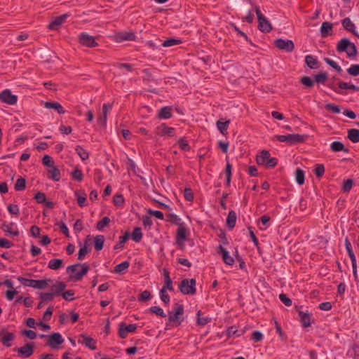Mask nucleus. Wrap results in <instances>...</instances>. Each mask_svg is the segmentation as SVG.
Segmentation results:
<instances>
[{
    "label": "nucleus",
    "mask_w": 359,
    "mask_h": 359,
    "mask_svg": "<svg viewBox=\"0 0 359 359\" xmlns=\"http://www.w3.org/2000/svg\"><path fill=\"white\" fill-rule=\"evenodd\" d=\"M88 270L89 267L84 264H76L67 268V272L69 274L70 278L75 280H81Z\"/></svg>",
    "instance_id": "1"
},
{
    "label": "nucleus",
    "mask_w": 359,
    "mask_h": 359,
    "mask_svg": "<svg viewBox=\"0 0 359 359\" xmlns=\"http://www.w3.org/2000/svg\"><path fill=\"white\" fill-rule=\"evenodd\" d=\"M337 50L339 53L346 52L349 57H355L358 53L355 45L346 38H344L339 41L337 45Z\"/></svg>",
    "instance_id": "2"
},
{
    "label": "nucleus",
    "mask_w": 359,
    "mask_h": 359,
    "mask_svg": "<svg viewBox=\"0 0 359 359\" xmlns=\"http://www.w3.org/2000/svg\"><path fill=\"white\" fill-rule=\"evenodd\" d=\"M196 281L195 279L185 278L181 281L179 289L183 294L193 295L196 293Z\"/></svg>",
    "instance_id": "3"
},
{
    "label": "nucleus",
    "mask_w": 359,
    "mask_h": 359,
    "mask_svg": "<svg viewBox=\"0 0 359 359\" xmlns=\"http://www.w3.org/2000/svg\"><path fill=\"white\" fill-rule=\"evenodd\" d=\"M13 351L18 353V356L27 358L30 357L34 351V345L32 343H27L22 347H15Z\"/></svg>",
    "instance_id": "4"
},
{
    "label": "nucleus",
    "mask_w": 359,
    "mask_h": 359,
    "mask_svg": "<svg viewBox=\"0 0 359 359\" xmlns=\"http://www.w3.org/2000/svg\"><path fill=\"white\" fill-rule=\"evenodd\" d=\"M276 139L280 142L295 144L304 141V136L299 134H290L287 135H276Z\"/></svg>",
    "instance_id": "5"
},
{
    "label": "nucleus",
    "mask_w": 359,
    "mask_h": 359,
    "mask_svg": "<svg viewBox=\"0 0 359 359\" xmlns=\"http://www.w3.org/2000/svg\"><path fill=\"white\" fill-rule=\"evenodd\" d=\"M0 101L10 105H13L17 103L18 97L12 94L11 90L6 89L0 93Z\"/></svg>",
    "instance_id": "6"
},
{
    "label": "nucleus",
    "mask_w": 359,
    "mask_h": 359,
    "mask_svg": "<svg viewBox=\"0 0 359 359\" xmlns=\"http://www.w3.org/2000/svg\"><path fill=\"white\" fill-rule=\"evenodd\" d=\"M274 45L278 49L283 50L287 52H292L294 48V45L292 40L278 39L274 41Z\"/></svg>",
    "instance_id": "7"
},
{
    "label": "nucleus",
    "mask_w": 359,
    "mask_h": 359,
    "mask_svg": "<svg viewBox=\"0 0 359 359\" xmlns=\"http://www.w3.org/2000/svg\"><path fill=\"white\" fill-rule=\"evenodd\" d=\"M47 344L53 348H57L64 342V339L60 333L55 332L48 336Z\"/></svg>",
    "instance_id": "8"
},
{
    "label": "nucleus",
    "mask_w": 359,
    "mask_h": 359,
    "mask_svg": "<svg viewBox=\"0 0 359 359\" xmlns=\"http://www.w3.org/2000/svg\"><path fill=\"white\" fill-rule=\"evenodd\" d=\"M79 42L83 46L93 48L97 46V43L95 41L93 36H90L86 33H82L79 36Z\"/></svg>",
    "instance_id": "9"
},
{
    "label": "nucleus",
    "mask_w": 359,
    "mask_h": 359,
    "mask_svg": "<svg viewBox=\"0 0 359 359\" xmlns=\"http://www.w3.org/2000/svg\"><path fill=\"white\" fill-rule=\"evenodd\" d=\"M137 329L135 324L126 325L121 323L119 325L118 334L121 339H125L127 337L128 332H133Z\"/></svg>",
    "instance_id": "10"
},
{
    "label": "nucleus",
    "mask_w": 359,
    "mask_h": 359,
    "mask_svg": "<svg viewBox=\"0 0 359 359\" xmlns=\"http://www.w3.org/2000/svg\"><path fill=\"white\" fill-rule=\"evenodd\" d=\"M184 313V308L181 304H175L174 313H170L169 316V320L170 322L177 321L179 324L183 320V319L180 318V316Z\"/></svg>",
    "instance_id": "11"
},
{
    "label": "nucleus",
    "mask_w": 359,
    "mask_h": 359,
    "mask_svg": "<svg viewBox=\"0 0 359 359\" xmlns=\"http://www.w3.org/2000/svg\"><path fill=\"white\" fill-rule=\"evenodd\" d=\"M15 335L11 332H8L6 330H3L0 332V341L6 347L11 346V341L14 340Z\"/></svg>",
    "instance_id": "12"
},
{
    "label": "nucleus",
    "mask_w": 359,
    "mask_h": 359,
    "mask_svg": "<svg viewBox=\"0 0 359 359\" xmlns=\"http://www.w3.org/2000/svg\"><path fill=\"white\" fill-rule=\"evenodd\" d=\"M174 130L173 128L168 127L165 124H161L156 128V133L160 136L172 137L174 136Z\"/></svg>",
    "instance_id": "13"
},
{
    "label": "nucleus",
    "mask_w": 359,
    "mask_h": 359,
    "mask_svg": "<svg viewBox=\"0 0 359 359\" xmlns=\"http://www.w3.org/2000/svg\"><path fill=\"white\" fill-rule=\"evenodd\" d=\"M112 104H104L102 106V113L100 114L97 118V122L102 125L105 126L107 120V114L108 112L111 109Z\"/></svg>",
    "instance_id": "14"
},
{
    "label": "nucleus",
    "mask_w": 359,
    "mask_h": 359,
    "mask_svg": "<svg viewBox=\"0 0 359 359\" xmlns=\"http://www.w3.org/2000/svg\"><path fill=\"white\" fill-rule=\"evenodd\" d=\"M80 337L82 338V341H79V343L84 344L86 346L90 348L91 350H95L96 347V341L92 338L86 334H81Z\"/></svg>",
    "instance_id": "15"
},
{
    "label": "nucleus",
    "mask_w": 359,
    "mask_h": 359,
    "mask_svg": "<svg viewBox=\"0 0 359 359\" xmlns=\"http://www.w3.org/2000/svg\"><path fill=\"white\" fill-rule=\"evenodd\" d=\"M219 253L222 254L223 261L228 265H233L234 263L233 258L229 255V252L222 245L219 246Z\"/></svg>",
    "instance_id": "16"
},
{
    "label": "nucleus",
    "mask_w": 359,
    "mask_h": 359,
    "mask_svg": "<svg viewBox=\"0 0 359 359\" xmlns=\"http://www.w3.org/2000/svg\"><path fill=\"white\" fill-rule=\"evenodd\" d=\"M66 284L64 282L57 281L55 283L50 285L51 292L55 294H62L66 288Z\"/></svg>",
    "instance_id": "17"
},
{
    "label": "nucleus",
    "mask_w": 359,
    "mask_h": 359,
    "mask_svg": "<svg viewBox=\"0 0 359 359\" xmlns=\"http://www.w3.org/2000/svg\"><path fill=\"white\" fill-rule=\"evenodd\" d=\"M67 15L64 14L56 17L48 25L49 29L56 30L57 27L65 21Z\"/></svg>",
    "instance_id": "18"
},
{
    "label": "nucleus",
    "mask_w": 359,
    "mask_h": 359,
    "mask_svg": "<svg viewBox=\"0 0 359 359\" xmlns=\"http://www.w3.org/2000/svg\"><path fill=\"white\" fill-rule=\"evenodd\" d=\"M259 21V29L263 32H270L272 30V26L269 21L264 17L263 20Z\"/></svg>",
    "instance_id": "19"
},
{
    "label": "nucleus",
    "mask_w": 359,
    "mask_h": 359,
    "mask_svg": "<svg viewBox=\"0 0 359 359\" xmlns=\"http://www.w3.org/2000/svg\"><path fill=\"white\" fill-rule=\"evenodd\" d=\"M305 62L307 66L313 69H316L319 68L318 61V60L313 55H306L305 57Z\"/></svg>",
    "instance_id": "20"
},
{
    "label": "nucleus",
    "mask_w": 359,
    "mask_h": 359,
    "mask_svg": "<svg viewBox=\"0 0 359 359\" xmlns=\"http://www.w3.org/2000/svg\"><path fill=\"white\" fill-rule=\"evenodd\" d=\"M330 149L334 152H339V151H344L346 153L348 152V149L344 147V144L339 141L333 142L330 144Z\"/></svg>",
    "instance_id": "21"
},
{
    "label": "nucleus",
    "mask_w": 359,
    "mask_h": 359,
    "mask_svg": "<svg viewBox=\"0 0 359 359\" xmlns=\"http://www.w3.org/2000/svg\"><path fill=\"white\" fill-rule=\"evenodd\" d=\"M51 282L52 280L50 279L34 280L33 288L39 290L45 289Z\"/></svg>",
    "instance_id": "22"
},
{
    "label": "nucleus",
    "mask_w": 359,
    "mask_h": 359,
    "mask_svg": "<svg viewBox=\"0 0 359 359\" xmlns=\"http://www.w3.org/2000/svg\"><path fill=\"white\" fill-rule=\"evenodd\" d=\"M44 107L46 109H53L59 114H65V112L62 106L59 102H46L44 103Z\"/></svg>",
    "instance_id": "23"
},
{
    "label": "nucleus",
    "mask_w": 359,
    "mask_h": 359,
    "mask_svg": "<svg viewBox=\"0 0 359 359\" xmlns=\"http://www.w3.org/2000/svg\"><path fill=\"white\" fill-rule=\"evenodd\" d=\"M332 30V24L330 22H324L320 27V33L323 37L328 36Z\"/></svg>",
    "instance_id": "24"
},
{
    "label": "nucleus",
    "mask_w": 359,
    "mask_h": 359,
    "mask_svg": "<svg viewBox=\"0 0 359 359\" xmlns=\"http://www.w3.org/2000/svg\"><path fill=\"white\" fill-rule=\"evenodd\" d=\"M299 316L300 317V320H301L303 327H307L311 325V316L309 313H305L304 311H299Z\"/></svg>",
    "instance_id": "25"
},
{
    "label": "nucleus",
    "mask_w": 359,
    "mask_h": 359,
    "mask_svg": "<svg viewBox=\"0 0 359 359\" xmlns=\"http://www.w3.org/2000/svg\"><path fill=\"white\" fill-rule=\"evenodd\" d=\"M345 246H346V249L347 250L348 255L351 260L352 265H355V262H356L355 256L353 253L351 243H350V241L348 238L345 239Z\"/></svg>",
    "instance_id": "26"
},
{
    "label": "nucleus",
    "mask_w": 359,
    "mask_h": 359,
    "mask_svg": "<svg viewBox=\"0 0 359 359\" xmlns=\"http://www.w3.org/2000/svg\"><path fill=\"white\" fill-rule=\"evenodd\" d=\"M270 157V154L266 150H263L259 155L257 156V163L259 165H265L268 158Z\"/></svg>",
    "instance_id": "27"
},
{
    "label": "nucleus",
    "mask_w": 359,
    "mask_h": 359,
    "mask_svg": "<svg viewBox=\"0 0 359 359\" xmlns=\"http://www.w3.org/2000/svg\"><path fill=\"white\" fill-rule=\"evenodd\" d=\"M236 214L234 211L231 210L226 218V224L230 229H233L236 225Z\"/></svg>",
    "instance_id": "28"
},
{
    "label": "nucleus",
    "mask_w": 359,
    "mask_h": 359,
    "mask_svg": "<svg viewBox=\"0 0 359 359\" xmlns=\"http://www.w3.org/2000/svg\"><path fill=\"white\" fill-rule=\"evenodd\" d=\"M14 226H15V224L11 222L8 224H3L1 229H3L4 231L8 233L11 235L16 236H18L19 231L17 230H13V229Z\"/></svg>",
    "instance_id": "29"
},
{
    "label": "nucleus",
    "mask_w": 359,
    "mask_h": 359,
    "mask_svg": "<svg viewBox=\"0 0 359 359\" xmlns=\"http://www.w3.org/2000/svg\"><path fill=\"white\" fill-rule=\"evenodd\" d=\"M348 138L353 143L359 142V130L349 129L348 130Z\"/></svg>",
    "instance_id": "30"
},
{
    "label": "nucleus",
    "mask_w": 359,
    "mask_h": 359,
    "mask_svg": "<svg viewBox=\"0 0 359 359\" xmlns=\"http://www.w3.org/2000/svg\"><path fill=\"white\" fill-rule=\"evenodd\" d=\"M342 25L343 27L348 31L353 33L354 34L356 35V32H355V25L354 24L351 22V20H350V18H344L343 20H342Z\"/></svg>",
    "instance_id": "31"
},
{
    "label": "nucleus",
    "mask_w": 359,
    "mask_h": 359,
    "mask_svg": "<svg viewBox=\"0 0 359 359\" xmlns=\"http://www.w3.org/2000/svg\"><path fill=\"white\" fill-rule=\"evenodd\" d=\"M63 265L62 260L60 259H53L48 262V268L53 270H57Z\"/></svg>",
    "instance_id": "32"
},
{
    "label": "nucleus",
    "mask_w": 359,
    "mask_h": 359,
    "mask_svg": "<svg viewBox=\"0 0 359 359\" xmlns=\"http://www.w3.org/2000/svg\"><path fill=\"white\" fill-rule=\"evenodd\" d=\"M172 116V109L170 107H164L161 108L158 112L160 118H169Z\"/></svg>",
    "instance_id": "33"
},
{
    "label": "nucleus",
    "mask_w": 359,
    "mask_h": 359,
    "mask_svg": "<svg viewBox=\"0 0 359 359\" xmlns=\"http://www.w3.org/2000/svg\"><path fill=\"white\" fill-rule=\"evenodd\" d=\"M48 177L53 179L55 181H59L61 178L60 171L55 166L52 167L48 170Z\"/></svg>",
    "instance_id": "34"
},
{
    "label": "nucleus",
    "mask_w": 359,
    "mask_h": 359,
    "mask_svg": "<svg viewBox=\"0 0 359 359\" xmlns=\"http://www.w3.org/2000/svg\"><path fill=\"white\" fill-rule=\"evenodd\" d=\"M135 36L133 32H123L117 35V39L118 41H132L134 40Z\"/></svg>",
    "instance_id": "35"
},
{
    "label": "nucleus",
    "mask_w": 359,
    "mask_h": 359,
    "mask_svg": "<svg viewBox=\"0 0 359 359\" xmlns=\"http://www.w3.org/2000/svg\"><path fill=\"white\" fill-rule=\"evenodd\" d=\"M229 123H230L229 120H227L224 122H222L221 121H217L216 125H217V129L219 130V132L222 134L225 135L226 133Z\"/></svg>",
    "instance_id": "36"
},
{
    "label": "nucleus",
    "mask_w": 359,
    "mask_h": 359,
    "mask_svg": "<svg viewBox=\"0 0 359 359\" xmlns=\"http://www.w3.org/2000/svg\"><path fill=\"white\" fill-rule=\"evenodd\" d=\"M95 248L97 251H100L103 248L104 237L102 235L96 236L95 238Z\"/></svg>",
    "instance_id": "37"
},
{
    "label": "nucleus",
    "mask_w": 359,
    "mask_h": 359,
    "mask_svg": "<svg viewBox=\"0 0 359 359\" xmlns=\"http://www.w3.org/2000/svg\"><path fill=\"white\" fill-rule=\"evenodd\" d=\"M186 233L187 231L185 227L184 226L183 224H181V226H179V228L177 229V241H184L186 238Z\"/></svg>",
    "instance_id": "38"
},
{
    "label": "nucleus",
    "mask_w": 359,
    "mask_h": 359,
    "mask_svg": "<svg viewBox=\"0 0 359 359\" xmlns=\"http://www.w3.org/2000/svg\"><path fill=\"white\" fill-rule=\"evenodd\" d=\"M295 179L298 184L302 185L304 183V172L297 168L295 172Z\"/></svg>",
    "instance_id": "39"
},
{
    "label": "nucleus",
    "mask_w": 359,
    "mask_h": 359,
    "mask_svg": "<svg viewBox=\"0 0 359 359\" xmlns=\"http://www.w3.org/2000/svg\"><path fill=\"white\" fill-rule=\"evenodd\" d=\"M314 82L317 83H325L327 79V74L325 72H320L318 74L314 75Z\"/></svg>",
    "instance_id": "40"
},
{
    "label": "nucleus",
    "mask_w": 359,
    "mask_h": 359,
    "mask_svg": "<svg viewBox=\"0 0 359 359\" xmlns=\"http://www.w3.org/2000/svg\"><path fill=\"white\" fill-rule=\"evenodd\" d=\"M130 266V263L128 261H125L118 265H116L114 268V272L117 273H122L123 271L126 270L128 269Z\"/></svg>",
    "instance_id": "41"
},
{
    "label": "nucleus",
    "mask_w": 359,
    "mask_h": 359,
    "mask_svg": "<svg viewBox=\"0 0 359 359\" xmlns=\"http://www.w3.org/2000/svg\"><path fill=\"white\" fill-rule=\"evenodd\" d=\"M168 221H169L171 223H173L177 226H181L183 223L181 221V219L178 217L176 215L170 213L167 215Z\"/></svg>",
    "instance_id": "42"
},
{
    "label": "nucleus",
    "mask_w": 359,
    "mask_h": 359,
    "mask_svg": "<svg viewBox=\"0 0 359 359\" xmlns=\"http://www.w3.org/2000/svg\"><path fill=\"white\" fill-rule=\"evenodd\" d=\"M25 187L26 180L22 177L18 178L15 184V189L16 191H22L25 189Z\"/></svg>",
    "instance_id": "43"
},
{
    "label": "nucleus",
    "mask_w": 359,
    "mask_h": 359,
    "mask_svg": "<svg viewBox=\"0 0 359 359\" xmlns=\"http://www.w3.org/2000/svg\"><path fill=\"white\" fill-rule=\"evenodd\" d=\"M142 238L141 229L139 227L135 228L132 233V238L135 242H140Z\"/></svg>",
    "instance_id": "44"
},
{
    "label": "nucleus",
    "mask_w": 359,
    "mask_h": 359,
    "mask_svg": "<svg viewBox=\"0 0 359 359\" xmlns=\"http://www.w3.org/2000/svg\"><path fill=\"white\" fill-rule=\"evenodd\" d=\"M76 151L82 160H86L88 158V153L81 146L76 147Z\"/></svg>",
    "instance_id": "45"
},
{
    "label": "nucleus",
    "mask_w": 359,
    "mask_h": 359,
    "mask_svg": "<svg viewBox=\"0 0 359 359\" xmlns=\"http://www.w3.org/2000/svg\"><path fill=\"white\" fill-rule=\"evenodd\" d=\"M300 81L306 88H312L314 85V81L312 80L309 76H302L300 79Z\"/></svg>",
    "instance_id": "46"
},
{
    "label": "nucleus",
    "mask_w": 359,
    "mask_h": 359,
    "mask_svg": "<svg viewBox=\"0 0 359 359\" xmlns=\"http://www.w3.org/2000/svg\"><path fill=\"white\" fill-rule=\"evenodd\" d=\"M347 73L353 76L359 75V65L355 64L351 65V67L347 69Z\"/></svg>",
    "instance_id": "47"
},
{
    "label": "nucleus",
    "mask_w": 359,
    "mask_h": 359,
    "mask_svg": "<svg viewBox=\"0 0 359 359\" xmlns=\"http://www.w3.org/2000/svg\"><path fill=\"white\" fill-rule=\"evenodd\" d=\"M54 293L50 292H41L39 294V298L42 299L43 302H48L52 301L54 299Z\"/></svg>",
    "instance_id": "48"
},
{
    "label": "nucleus",
    "mask_w": 359,
    "mask_h": 359,
    "mask_svg": "<svg viewBox=\"0 0 359 359\" xmlns=\"http://www.w3.org/2000/svg\"><path fill=\"white\" fill-rule=\"evenodd\" d=\"M324 60L327 65H329L330 67H332L333 69H334L338 72H340L342 71L341 67L334 60H332L328 57H325L324 59Z\"/></svg>",
    "instance_id": "49"
},
{
    "label": "nucleus",
    "mask_w": 359,
    "mask_h": 359,
    "mask_svg": "<svg viewBox=\"0 0 359 359\" xmlns=\"http://www.w3.org/2000/svg\"><path fill=\"white\" fill-rule=\"evenodd\" d=\"M110 222V219L108 217H103L100 221H99L97 224V229L98 230H102L105 226H107Z\"/></svg>",
    "instance_id": "50"
},
{
    "label": "nucleus",
    "mask_w": 359,
    "mask_h": 359,
    "mask_svg": "<svg viewBox=\"0 0 359 359\" xmlns=\"http://www.w3.org/2000/svg\"><path fill=\"white\" fill-rule=\"evenodd\" d=\"M129 236H130V234L129 233L126 232L125 233V235H123V236H121L119 238V242L118 244H116L115 246H114V249H118V248H121L123 247V245L126 242V241L129 238Z\"/></svg>",
    "instance_id": "51"
},
{
    "label": "nucleus",
    "mask_w": 359,
    "mask_h": 359,
    "mask_svg": "<svg viewBox=\"0 0 359 359\" xmlns=\"http://www.w3.org/2000/svg\"><path fill=\"white\" fill-rule=\"evenodd\" d=\"M18 280L24 285V286H27V287H33L34 286V280L33 279H28V278H23V277H21V276H19L18 278Z\"/></svg>",
    "instance_id": "52"
},
{
    "label": "nucleus",
    "mask_w": 359,
    "mask_h": 359,
    "mask_svg": "<svg viewBox=\"0 0 359 359\" xmlns=\"http://www.w3.org/2000/svg\"><path fill=\"white\" fill-rule=\"evenodd\" d=\"M181 43V41L180 40H178V39H167L165 40L163 43V46L164 47H170V46H175V45H177V44H180Z\"/></svg>",
    "instance_id": "53"
},
{
    "label": "nucleus",
    "mask_w": 359,
    "mask_h": 359,
    "mask_svg": "<svg viewBox=\"0 0 359 359\" xmlns=\"http://www.w3.org/2000/svg\"><path fill=\"white\" fill-rule=\"evenodd\" d=\"M150 311L153 313H155L159 316H161V317H165L166 315L165 314L163 310L158 307V306H152L149 309Z\"/></svg>",
    "instance_id": "54"
},
{
    "label": "nucleus",
    "mask_w": 359,
    "mask_h": 359,
    "mask_svg": "<svg viewBox=\"0 0 359 359\" xmlns=\"http://www.w3.org/2000/svg\"><path fill=\"white\" fill-rule=\"evenodd\" d=\"M314 172L317 177H322L325 172L324 165L323 164H318L314 170Z\"/></svg>",
    "instance_id": "55"
},
{
    "label": "nucleus",
    "mask_w": 359,
    "mask_h": 359,
    "mask_svg": "<svg viewBox=\"0 0 359 359\" xmlns=\"http://www.w3.org/2000/svg\"><path fill=\"white\" fill-rule=\"evenodd\" d=\"M72 177L75 180H77V181H81L83 178V175L81 172V170L79 169H75L73 172H72Z\"/></svg>",
    "instance_id": "56"
},
{
    "label": "nucleus",
    "mask_w": 359,
    "mask_h": 359,
    "mask_svg": "<svg viewBox=\"0 0 359 359\" xmlns=\"http://www.w3.org/2000/svg\"><path fill=\"white\" fill-rule=\"evenodd\" d=\"M325 108L335 114H339L341 112L339 107L332 103L327 104Z\"/></svg>",
    "instance_id": "57"
},
{
    "label": "nucleus",
    "mask_w": 359,
    "mask_h": 359,
    "mask_svg": "<svg viewBox=\"0 0 359 359\" xmlns=\"http://www.w3.org/2000/svg\"><path fill=\"white\" fill-rule=\"evenodd\" d=\"M88 250L87 249L86 245H84L83 247H81L78 253V259L83 260L88 253Z\"/></svg>",
    "instance_id": "58"
},
{
    "label": "nucleus",
    "mask_w": 359,
    "mask_h": 359,
    "mask_svg": "<svg viewBox=\"0 0 359 359\" xmlns=\"http://www.w3.org/2000/svg\"><path fill=\"white\" fill-rule=\"evenodd\" d=\"M43 163L45 165H46V166H48V167H49L50 168L52 167L55 166L54 165V162L52 160V158L50 156H48V155H46V156H43Z\"/></svg>",
    "instance_id": "59"
},
{
    "label": "nucleus",
    "mask_w": 359,
    "mask_h": 359,
    "mask_svg": "<svg viewBox=\"0 0 359 359\" xmlns=\"http://www.w3.org/2000/svg\"><path fill=\"white\" fill-rule=\"evenodd\" d=\"M62 297L67 301H72L74 299V292L72 290H67L62 293Z\"/></svg>",
    "instance_id": "60"
},
{
    "label": "nucleus",
    "mask_w": 359,
    "mask_h": 359,
    "mask_svg": "<svg viewBox=\"0 0 359 359\" xmlns=\"http://www.w3.org/2000/svg\"><path fill=\"white\" fill-rule=\"evenodd\" d=\"M279 299L285 306H290L292 305V300L287 297L285 294H280L279 295Z\"/></svg>",
    "instance_id": "61"
},
{
    "label": "nucleus",
    "mask_w": 359,
    "mask_h": 359,
    "mask_svg": "<svg viewBox=\"0 0 359 359\" xmlns=\"http://www.w3.org/2000/svg\"><path fill=\"white\" fill-rule=\"evenodd\" d=\"M184 196L188 201H192L194 200V194L190 188H186L184 189Z\"/></svg>",
    "instance_id": "62"
},
{
    "label": "nucleus",
    "mask_w": 359,
    "mask_h": 359,
    "mask_svg": "<svg viewBox=\"0 0 359 359\" xmlns=\"http://www.w3.org/2000/svg\"><path fill=\"white\" fill-rule=\"evenodd\" d=\"M160 297H161V300L165 303V304H168L169 302H170V297L169 295L166 293V290H165L164 289H161L160 290Z\"/></svg>",
    "instance_id": "63"
},
{
    "label": "nucleus",
    "mask_w": 359,
    "mask_h": 359,
    "mask_svg": "<svg viewBox=\"0 0 359 359\" xmlns=\"http://www.w3.org/2000/svg\"><path fill=\"white\" fill-rule=\"evenodd\" d=\"M114 203L116 205L120 206L123 204L124 198L121 194H117L114 196Z\"/></svg>",
    "instance_id": "64"
}]
</instances>
